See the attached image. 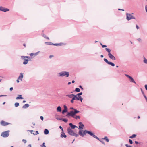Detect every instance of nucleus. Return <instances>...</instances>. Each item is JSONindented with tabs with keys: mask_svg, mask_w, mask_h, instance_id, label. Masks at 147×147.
<instances>
[{
	"mask_svg": "<svg viewBox=\"0 0 147 147\" xmlns=\"http://www.w3.org/2000/svg\"><path fill=\"white\" fill-rule=\"evenodd\" d=\"M70 109H73L74 111H71L70 112L68 113L66 115V116H69L72 117L73 118H74L75 115L80 112L79 111L77 110L73 107H71Z\"/></svg>",
	"mask_w": 147,
	"mask_h": 147,
	"instance_id": "f257e3e1",
	"label": "nucleus"
},
{
	"mask_svg": "<svg viewBox=\"0 0 147 147\" xmlns=\"http://www.w3.org/2000/svg\"><path fill=\"white\" fill-rule=\"evenodd\" d=\"M86 133H88L90 135L92 136L93 135V133L92 132L87 130H85L83 131V130H79L78 132L79 134L82 137L84 136Z\"/></svg>",
	"mask_w": 147,
	"mask_h": 147,
	"instance_id": "f03ea898",
	"label": "nucleus"
},
{
	"mask_svg": "<svg viewBox=\"0 0 147 147\" xmlns=\"http://www.w3.org/2000/svg\"><path fill=\"white\" fill-rule=\"evenodd\" d=\"M59 76L68 77L69 75V72L66 71H62L59 73Z\"/></svg>",
	"mask_w": 147,
	"mask_h": 147,
	"instance_id": "7ed1b4c3",
	"label": "nucleus"
},
{
	"mask_svg": "<svg viewBox=\"0 0 147 147\" xmlns=\"http://www.w3.org/2000/svg\"><path fill=\"white\" fill-rule=\"evenodd\" d=\"M67 132L68 133L71 135L76 137H77L78 136V134L75 133L70 127L67 128Z\"/></svg>",
	"mask_w": 147,
	"mask_h": 147,
	"instance_id": "20e7f679",
	"label": "nucleus"
},
{
	"mask_svg": "<svg viewBox=\"0 0 147 147\" xmlns=\"http://www.w3.org/2000/svg\"><path fill=\"white\" fill-rule=\"evenodd\" d=\"M9 131H7L2 132L1 134V136L4 138H6L8 137L9 135Z\"/></svg>",
	"mask_w": 147,
	"mask_h": 147,
	"instance_id": "39448f33",
	"label": "nucleus"
},
{
	"mask_svg": "<svg viewBox=\"0 0 147 147\" xmlns=\"http://www.w3.org/2000/svg\"><path fill=\"white\" fill-rule=\"evenodd\" d=\"M126 15H127V19L128 20H129L131 19H135V18H134L133 16H132V15H131V14L127 13Z\"/></svg>",
	"mask_w": 147,
	"mask_h": 147,
	"instance_id": "423d86ee",
	"label": "nucleus"
},
{
	"mask_svg": "<svg viewBox=\"0 0 147 147\" xmlns=\"http://www.w3.org/2000/svg\"><path fill=\"white\" fill-rule=\"evenodd\" d=\"M0 11L4 12H6L9 11V10L7 8H5L2 6H1L0 7Z\"/></svg>",
	"mask_w": 147,
	"mask_h": 147,
	"instance_id": "0eeeda50",
	"label": "nucleus"
},
{
	"mask_svg": "<svg viewBox=\"0 0 147 147\" xmlns=\"http://www.w3.org/2000/svg\"><path fill=\"white\" fill-rule=\"evenodd\" d=\"M9 124V123L6 122L3 120L1 121V124L2 126H5L8 125Z\"/></svg>",
	"mask_w": 147,
	"mask_h": 147,
	"instance_id": "6e6552de",
	"label": "nucleus"
},
{
	"mask_svg": "<svg viewBox=\"0 0 147 147\" xmlns=\"http://www.w3.org/2000/svg\"><path fill=\"white\" fill-rule=\"evenodd\" d=\"M125 75L127 77H128L130 79V81L131 82L135 83H136L135 81L134 80L133 78L131 77V76H129V75H127V74H125Z\"/></svg>",
	"mask_w": 147,
	"mask_h": 147,
	"instance_id": "1a4fd4ad",
	"label": "nucleus"
},
{
	"mask_svg": "<svg viewBox=\"0 0 147 147\" xmlns=\"http://www.w3.org/2000/svg\"><path fill=\"white\" fill-rule=\"evenodd\" d=\"M108 56L111 59L113 60H115V57L112 54H111V53H109L108 54Z\"/></svg>",
	"mask_w": 147,
	"mask_h": 147,
	"instance_id": "9d476101",
	"label": "nucleus"
},
{
	"mask_svg": "<svg viewBox=\"0 0 147 147\" xmlns=\"http://www.w3.org/2000/svg\"><path fill=\"white\" fill-rule=\"evenodd\" d=\"M75 96H76V100H80L81 101V102H82L83 99L81 96L77 95H75Z\"/></svg>",
	"mask_w": 147,
	"mask_h": 147,
	"instance_id": "9b49d317",
	"label": "nucleus"
},
{
	"mask_svg": "<svg viewBox=\"0 0 147 147\" xmlns=\"http://www.w3.org/2000/svg\"><path fill=\"white\" fill-rule=\"evenodd\" d=\"M23 77V74L22 73H21L20 74V76L18 77V79L20 80L21 81H22V79Z\"/></svg>",
	"mask_w": 147,
	"mask_h": 147,
	"instance_id": "f8f14e48",
	"label": "nucleus"
},
{
	"mask_svg": "<svg viewBox=\"0 0 147 147\" xmlns=\"http://www.w3.org/2000/svg\"><path fill=\"white\" fill-rule=\"evenodd\" d=\"M79 124L80 125L79 126L78 129H83L84 127V125L82 124L81 122H80L79 123Z\"/></svg>",
	"mask_w": 147,
	"mask_h": 147,
	"instance_id": "ddd939ff",
	"label": "nucleus"
},
{
	"mask_svg": "<svg viewBox=\"0 0 147 147\" xmlns=\"http://www.w3.org/2000/svg\"><path fill=\"white\" fill-rule=\"evenodd\" d=\"M23 98L22 96V95H18V96L16 97V99L18 100L20 99H23Z\"/></svg>",
	"mask_w": 147,
	"mask_h": 147,
	"instance_id": "4468645a",
	"label": "nucleus"
},
{
	"mask_svg": "<svg viewBox=\"0 0 147 147\" xmlns=\"http://www.w3.org/2000/svg\"><path fill=\"white\" fill-rule=\"evenodd\" d=\"M29 106V105L28 104H26L24 105L22 107V108L24 109H26L28 108Z\"/></svg>",
	"mask_w": 147,
	"mask_h": 147,
	"instance_id": "2eb2a0df",
	"label": "nucleus"
},
{
	"mask_svg": "<svg viewBox=\"0 0 147 147\" xmlns=\"http://www.w3.org/2000/svg\"><path fill=\"white\" fill-rule=\"evenodd\" d=\"M69 125L70 126L71 128L73 129H74L76 127V126L73 125L71 123H70Z\"/></svg>",
	"mask_w": 147,
	"mask_h": 147,
	"instance_id": "dca6fc26",
	"label": "nucleus"
},
{
	"mask_svg": "<svg viewBox=\"0 0 147 147\" xmlns=\"http://www.w3.org/2000/svg\"><path fill=\"white\" fill-rule=\"evenodd\" d=\"M57 112H61V107L59 106H58L57 108Z\"/></svg>",
	"mask_w": 147,
	"mask_h": 147,
	"instance_id": "f3484780",
	"label": "nucleus"
},
{
	"mask_svg": "<svg viewBox=\"0 0 147 147\" xmlns=\"http://www.w3.org/2000/svg\"><path fill=\"white\" fill-rule=\"evenodd\" d=\"M66 96H68V97L70 98H72L74 96V94H68L66 95Z\"/></svg>",
	"mask_w": 147,
	"mask_h": 147,
	"instance_id": "a211bd4d",
	"label": "nucleus"
},
{
	"mask_svg": "<svg viewBox=\"0 0 147 147\" xmlns=\"http://www.w3.org/2000/svg\"><path fill=\"white\" fill-rule=\"evenodd\" d=\"M49 133V131L48 129H45L44 131V133L45 134H48Z\"/></svg>",
	"mask_w": 147,
	"mask_h": 147,
	"instance_id": "6ab92c4d",
	"label": "nucleus"
},
{
	"mask_svg": "<svg viewBox=\"0 0 147 147\" xmlns=\"http://www.w3.org/2000/svg\"><path fill=\"white\" fill-rule=\"evenodd\" d=\"M29 60L28 59H24V61L23 62V64L26 65L27 64Z\"/></svg>",
	"mask_w": 147,
	"mask_h": 147,
	"instance_id": "aec40b11",
	"label": "nucleus"
},
{
	"mask_svg": "<svg viewBox=\"0 0 147 147\" xmlns=\"http://www.w3.org/2000/svg\"><path fill=\"white\" fill-rule=\"evenodd\" d=\"M28 131H30L31 134H33L34 135H37V131H36L35 132V133H33V130H28Z\"/></svg>",
	"mask_w": 147,
	"mask_h": 147,
	"instance_id": "412c9836",
	"label": "nucleus"
},
{
	"mask_svg": "<svg viewBox=\"0 0 147 147\" xmlns=\"http://www.w3.org/2000/svg\"><path fill=\"white\" fill-rule=\"evenodd\" d=\"M60 120H62L63 121L65 122H67L68 121V120L67 119H59Z\"/></svg>",
	"mask_w": 147,
	"mask_h": 147,
	"instance_id": "4be33fe9",
	"label": "nucleus"
},
{
	"mask_svg": "<svg viewBox=\"0 0 147 147\" xmlns=\"http://www.w3.org/2000/svg\"><path fill=\"white\" fill-rule=\"evenodd\" d=\"M108 64L111 65L112 66H115V64L111 62H109L108 63Z\"/></svg>",
	"mask_w": 147,
	"mask_h": 147,
	"instance_id": "5701e85b",
	"label": "nucleus"
},
{
	"mask_svg": "<svg viewBox=\"0 0 147 147\" xmlns=\"http://www.w3.org/2000/svg\"><path fill=\"white\" fill-rule=\"evenodd\" d=\"M102 139H105L107 142H109V140L107 137H105L104 138H102Z\"/></svg>",
	"mask_w": 147,
	"mask_h": 147,
	"instance_id": "b1692460",
	"label": "nucleus"
},
{
	"mask_svg": "<svg viewBox=\"0 0 147 147\" xmlns=\"http://www.w3.org/2000/svg\"><path fill=\"white\" fill-rule=\"evenodd\" d=\"M92 136L98 140H100L99 139V138L98 137H97L95 135L93 134V135H92Z\"/></svg>",
	"mask_w": 147,
	"mask_h": 147,
	"instance_id": "393cba45",
	"label": "nucleus"
},
{
	"mask_svg": "<svg viewBox=\"0 0 147 147\" xmlns=\"http://www.w3.org/2000/svg\"><path fill=\"white\" fill-rule=\"evenodd\" d=\"M54 45L57 46H60V45H63V43H59V44H54Z\"/></svg>",
	"mask_w": 147,
	"mask_h": 147,
	"instance_id": "a878e982",
	"label": "nucleus"
},
{
	"mask_svg": "<svg viewBox=\"0 0 147 147\" xmlns=\"http://www.w3.org/2000/svg\"><path fill=\"white\" fill-rule=\"evenodd\" d=\"M136 136V134H133L132 135V136H130L129 138H134Z\"/></svg>",
	"mask_w": 147,
	"mask_h": 147,
	"instance_id": "bb28decb",
	"label": "nucleus"
},
{
	"mask_svg": "<svg viewBox=\"0 0 147 147\" xmlns=\"http://www.w3.org/2000/svg\"><path fill=\"white\" fill-rule=\"evenodd\" d=\"M75 91L77 92H79L80 91V89L78 88H76Z\"/></svg>",
	"mask_w": 147,
	"mask_h": 147,
	"instance_id": "cd10ccee",
	"label": "nucleus"
},
{
	"mask_svg": "<svg viewBox=\"0 0 147 147\" xmlns=\"http://www.w3.org/2000/svg\"><path fill=\"white\" fill-rule=\"evenodd\" d=\"M105 50L109 53H110V52L111 51V50L110 49L107 48H106L105 49Z\"/></svg>",
	"mask_w": 147,
	"mask_h": 147,
	"instance_id": "c85d7f7f",
	"label": "nucleus"
},
{
	"mask_svg": "<svg viewBox=\"0 0 147 147\" xmlns=\"http://www.w3.org/2000/svg\"><path fill=\"white\" fill-rule=\"evenodd\" d=\"M61 136L63 138V137L65 138H66L67 136H66L65 134V133H63V134H61Z\"/></svg>",
	"mask_w": 147,
	"mask_h": 147,
	"instance_id": "c756f323",
	"label": "nucleus"
},
{
	"mask_svg": "<svg viewBox=\"0 0 147 147\" xmlns=\"http://www.w3.org/2000/svg\"><path fill=\"white\" fill-rule=\"evenodd\" d=\"M19 104L18 103L16 102L15 103L14 105L15 107H17L19 105Z\"/></svg>",
	"mask_w": 147,
	"mask_h": 147,
	"instance_id": "7c9ffc66",
	"label": "nucleus"
},
{
	"mask_svg": "<svg viewBox=\"0 0 147 147\" xmlns=\"http://www.w3.org/2000/svg\"><path fill=\"white\" fill-rule=\"evenodd\" d=\"M37 54V53H31L30 54V55L31 56H33V55H36Z\"/></svg>",
	"mask_w": 147,
	"mask_h": 147,
	"instance_id": "2f4dec72",
	"label": "nucleus"
},
{
	"mask_svg": "<svg viewBox=\"0 0 147 147\" xmlns=\"http://www.w3.org/2000/svg\"><path fill=\"white\" fill-rule=\"evenodd\" d=\"M144 63L147 64V60L144 57Z\"/></svg>",
	"mask_w": 147,
	"mask_h": 147,
	"instance_id": "473e14b6",
	"label": "nucleus"
},
{
	"mask_svg": "<svg viewBox=\"0 0 147 147\" xmlns=\"http://www.w3.org/2000/svg\"><path fill=\"white\" fill-rule=\"evenodd\" d=\"M104 60L108 64V63L109 62V61L107 59H106L105 58H104Z\"/></svg>",
	"mask_w": 147,
	"mask_h": 147,
	"instance_id": "72a5a7b5",
	"label": "nucleus"
},
{
	"mask_svg": "<svg viewBox=\"0 0 147 147\" xmlns=\"http://www.w3.org/2000/svg\"><path fill=\"white\" fill-rule=\"evenodd\" d=\"M67 110L66 109H64L62 111V113L63 114L64 113H65V112H67Z\"/></svg>",
	"mask_w": 147,
	"mask_h": 147,
	"instance_id": "f704fd0d",
	"label": "nucleus"
},
{
	"mask_svg": "<svg viewBox=\"0 0 147 147\" xmlns=\"http://www.w3.org/2000/svg\"><path fill=\"white\" fill-rule=\"evenodd\" d=\"M74 118H75L76 119H80V117L79 116H76L75 117H74Z\"/></svg>",
	"mask_w": 147,
	"mask_h": 147,
	"instance_id": "c9c22d12",
	"label": "nucleus"
},
{
	"mask_svg": "<svg viewBox=\"0 0 147 147\" xmlns=\"http://www.w3.org/2000/svg\"><path fill=\"white\" fill-rule=\"evenodd\" d=\"M72 98V99L73 100H76V96H75V95H74V96Z\"/></svg>",
	"mask_w": 147,
	"mask_h": 147,
	"instance_id": "e433bc0d",
	"label": "nucleus"
},
{
	"mask_svg": "<svg viewBox=\"0 0 147 147\" xmlns=\"http://www.w3.org/2000/svg\"><path fill=\"white\" fill-rule=\"evenodd\" d=\"M129 143H130V144H132L133 142H132V140H131L129 139Z\"/></svg>",
	"mask_w": 147,
	"mask_h": 147,
	"instance_id": "4c0bfd02",
	"label": "nucleus"
},
{
	"mask_svg": "<svg viewBox=\"0 0 147 147\" xmlns=\"http://www.w3.org/2000/svg\"><path fill=\"white\" fill-rule=\"evenodd\" d=\"M23 142L24 143H26V140L25 139H23L22 140Z\"/></svg>",
	"mask_w": 147,
	"mask_h": 147,
	"instance_id": "58836bf2",
	"label": "nucleus"
},
{
	"mask_svg": "<svg viewBox=\"0 0 147 147\" xmlns=\"http://www.w3.org/2000/svg\"><path fill=\"white\" fill-rule=\"evenodd\" d=\"M101 45H102V47L103 48L105 47H107V46L105 45H103L102 44H100Z\"/></svg>",
	"mask_w": 147,
	"mask_h": 147,
	"instance_id": "ea45409f",
	"label": "nucleus"
},
{
	"mask_svg": "<svg viewBox=\"0 0 147 147\" xmlns=\"http://www.w3.org/2000/svg\"><path fill=\"white\" fill-rule=\"evenodd\" d=\"M82 92H80V93H79L77 94V95L80 96V95H82Z\"/></svg>",
	"mask_w": 147,
	"mask_h": 147,
	"instance_id": "a19ab883",
	"label": "nucleus"
},
{
	"mask_svg": "<svg viewBox=\"0 0 147 147\" xmlns=\"http://www.w3.org/2000/svg\"><path fill=\"white\" fill-rule=\"evenodd\" d=\"M64 109H66V110L67 109V106L66 105H64Z\"/></svg>",
	"mask_w": 147,
	"mask_h": 147,
	"instance_id": "79ce46f5",
	"label": "nucleus"
},
{
	"mask_svg": "<svg viewBox=\"0 0 147 147\" xmlns=\"http://www.w3.org/2000/svg\"><path fill=\"white\" fill-rule=\"evenodd\" d=\"M21 59H24L25 58V56H21Z\"/></svg>",
	"mask_w": 147,
	"mask_h": 147,
	"instance_id": "37998d69",
	"label": "nucleus"
},
{
	"mask_svg": "<svg viewBox=\"0 0 147 147\" xmlns=\"http://www.w3.org/2000/svg\"><path fill=\"white\" fill-rule=\"evenodd\" d=\"M7 96V95H0V97H2V96Z\"/></svg>",
	"mask_w": 147,
	"mask_h": 147,
	"instance_id": "c03bdc74",
	"label": "nucleus"
},
{
	"mask_svg": "<svg viewBox=\"0 0 147 147\" xmlns=\"http://www.w3.org/2000/svg\"><path fill=\"white\" fill-rule=\"evenodd\" d=\"M40 118L43 121V117L42 116H41Z\"/></svg>",
	"mask_w": 147,
	"mask_h": 147,
	"instance_id": "a18cd8bd",
	"label": "nucleus"
},
{
	"mask_svg": "<svg viewBox=\"0 0 147 147\" xmlns=\"http://www.w3.org/2000/svg\"><path fill=\"white\" fill-rule=\"evenodd\" d=\"M45 143H43L42 144V146H42H42H44V147H46V146H45Z\"/></svg>",
	"mask_w": 147,
	"mask_h": 147,
	"instance_id": "49530a36",
	"label": "nucleus"
},
{
	"mask_svg": "<svg viewBox=\"0 0 147 147\" xmlns=\"http://www.w3.org/2000/svg\"><path fill=\"white\" fill-rule=\"evenodd\" d=\"M125 146L127 147H132L131 146H129L128 144H125Z\"/></svg>",
	"mask_w": 147,
	"mask_h": 147,
	"instance_id": "de8ad7c7",
	"label": "nucleus"
},
{
	"mask_svg": "<svg viewBox=\"0 0 147 147\" xmlns=\"http://www.w3.org/2000/svg\"><path fill=\"white\" fill-rule=\"evenodd\" d=\"M103 144H105V143H104V142L102 141V140H99Z\"/></svg>",
	"mask_w": 147,
	"mask_h": 147,
	"instance_id": "09e8293b",
	"label": "nucleus"
},
{
	"mask_svg": "<svg viewBox=\"0 0 147 147\" xmlns=\"http://www.w3.org/2000/svg\"><path fill=\"white\" fill-rule=\"evenodd\" d=\"M138 40L139 42H140V41H141V39L140 38H138Z\"/></svg>",
	"mask_w": 147,
	"mask_h": 147,
	"instance_id": "8fccbe9b",
	"label": "nucleus"
},
{
	"mask_svg": "<svg viewBox=\"0 0 147 147\" xmlns=\"http://www.w3.org/2000/svg\"><path fill=\"white\" fill-rule=\"evenodd\" d=\"M146 90H147V85H145L144 86Z\"/></svg>",
	"mask_w": 147,
	"mask_h": 147,
	"instance_id": "3c124183",
	"label": "nucleus"
},
{
	"mask_svg": "<svg viewBox=\"0 0 147 147\" xmlns=\"http://www.w3.org/2000/svg\"><path fill=\"white\" fill-rule=\"evenodd\" d=\"M59 128L61 129L62 131H63V128L61 126H60L59 127Z\"/></svg>",
	"mask_w": 147,
	"mask_h": 147,
	"instance_id": "603ef678",
	"label": "nucleus"
},
{
	"mask_svg": "<svg viewBox=\"0 0 147 147\" xmlns=\"http://www.w3.org/2000/svg\"><path fill=\"white\" fill-rule=\"evenodd\" d=\"M13 89V88L12 87H11L10 88V91H11Z\"/></svg>",
	"mask_w": 147,
	"mask_h": 147,
	"instance_id": "864d4df0",
	"label": "nucleus"
},
{
	"mask_svg": "<svg viewBox=\"0 0 147 147\" xmlns=\"http://www.w3.org/2000/svg\"><path fill=\"white\" fill-rule=\"evenodd\" d=\"M71 103H73L74 102V100H73L72 99L71 101Z\"/></svg>",
	"mask_w": 147,
	"mask_h": 147,
	"instance_id": "5fc2aeb1",
	"label": "nucleus"
},
{
	"mask_svg": "<svg viewBox=\"0 0 147 147\" xmlns=\"http://www.w3.org/2000/svg\"><path fill=\"white\" fill-rule=\"evenodd\" d=\"M19 79H18H18L16 80V82H17L19 83Z\"/></svg>",
	"mask_w": 147,
	"mask_h": 147,
	"instance_id": "6e6d98bb",
	"label": "nucleus"
},
{
	"mask_svg": "<svg viewBox=\"0 0 147 147\" xmlns=\"http://www.w3.org/2000/svg\"><path fill=\"white\" fill-rule=\"evenodd\" d=\"M136 28L137 29H138L139 28V26H138V25H136Z\"/></svg>",
	"mask_w": 147,
	"mask_h": 147,
	"instance_id": "4d7b16f0",
	"label": "nucleus"
},
{
	"mask_svg": "<svg viewBox=\"0 0 147 147\" xmlns=\"http://www.w3.org/2000/svg\"><path fill=\"white\" fill-rule=\"evenodd\" d=\"M145 9L146 11L147 12V5H146L145 6Z\"/></svg>",
	"mask_w": 147,
	"mask_h": 147,
	"instance_id": "13d9d810",
	"label": "nucleus"
},
{
	"mask_svg": "<svg viewBox=\"0 0 147 147\" xmlns=\"http://www.w3.org/2000/svg\"><path fill=\"white\" fill-rule=\"evenodd\" d=\"M79 87H80V88H81L82 89V90H83V88L82 87V86H81L80 85V86H79Z\"/></svg>",
	"mask_w": 147,
	"mask_h": 147,
	"instance_id": "bf43d9fd",
	"label": "nucleus"
},
{
	"mask_svg": "<svg viewBox=\"0 0 147 147\" xmlns=\"http://www.w3.org/2000/svg\"><path fill=\"white\" fill-rule=\"evenodd\" d=\"M45 38L46 39H49V37H47V36H45Z\"/></svg>",
	"mask_w": 147,
	"mask_h": 147,
	"instance_id": "052dcab7",
	"label": "nucleus"
},
{
	"mask_svg": "<svg viewBox=\"0 0 147 147\" xmlns=\"http://www.w3.org/2000/svg\"><path fill=\"white\" fill-rule=\"evenodd\" d=\"M135 142L136 144H138V142L137 141H135Z\"/></svg>",
	"mask_w": 147,
	"mask_h": 147,
	"instance_id": "680f3d73",
	"label": "nucleus"
},
{
	"mask_svg": "<svg viewBox=\"0 0 147 147\" xmlns=\"http://www.w3.org/2000/svg\"><path fill=\"white\" fill-rule=\"evenodd\" d=\"M53 57V56L51 55L50 56L49 58H51L52 57Z\"/></svg>",
	"mask_w": 147,
	"mask_h": 147,
	"instance_id": "e2e57ef3",
	"label": "nucleus"
},
{
	"mask_svg": "<svg viewBox=\"0 0 147 147\" xmlns=\"http://www.w3.org/2000/svg\"><path fill=\"white\" fill-rule=\"evenodd\" d=\"M28 147H31V144H29L28 146Z\"/></svg>",
	"mask_w": 147,
	"mask_h": 147,
	"instance_id": "0e129e2a",
	"label": "nucleus"
},
{
	"mask_svg": "<svg viewBox=\"0 0 147 147\" xmlns=\"http://www.w3.org/2000/svg\"><path fill=\"white\" fill-rule=\"evenodd\" d=\"M144 97L146 99V101L147 102V97L145 96V95H144Z\"/></svg>",
	"mask_w": 147,
	"mask_h": 147,
	"instance_id": "69168bd1",
	"label": "nucleus"
},
{
	"mask_svg": "<svg viewBox=\"0 0 147 147\" xmlns=\"http://www.w3.org/2000/svg\"><path fill=\"white\" fill-rule=\"evenodd\" d=\"M25 58H28V59L30 58V57L28 56H25Z\"/></svg>",
	"mask_w": 147,
	"mask_h": 147,
	"instance_id": "338daca9",
	"label": "nucleus"
},
{
	"mask_svg": "<svg viewBox=\"0 0 147 147\" xmlns=\"http://www.w3.org/2000/svg\"><path fill=\"white\" fill-rule=\"evenodd\" d=\"M100 56L102 58L103 57V55H101Z\"/></svg>",
	"mask_w": 147,
	"mask_h": 147,
	"instance_id": "774afa93",
	"label": "nucleus"
}]
</instances>
